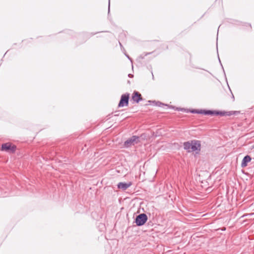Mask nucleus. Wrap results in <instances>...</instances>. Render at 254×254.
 Returning <instances> with one entry per match:
<instances>
[{
  "label": "nucleus",
  "instance_id": "nucleus-1",
  "mask_svg": "<svg viewBox=\"0 0 254 254\" xmlns=\"http://www.w3.org/2000/svg\"><path fill=\"white\" fill-rule=\"evenodd\" d=\"M139 142H140V137L137 135H132L124 142V146L126 148H128L131 145L138 144Z\"/></svg>",
  "mask_w": 254,
  "mask_h": 254
},
{
  "label": "nucleus",
  "instance_id": "nucleus-2",
  "mask_svg": "<svg viewBox=\"0 0 254 254\" xmlns=\"http://www.w3.org/2000/svg\"><path fill=\"white\" fill-rule=\"evenodd\" d=\"M148 220V217L145 213H141L136 216L134 222L137 226H142L145 224Z\"/></svg>",
  "mask_w": 254,
  "mask_h": 254
},
{
  "label": "nucleus",
  "instance_id": "nucleus-3",
  "mask_svg": "<svg viewBox=\"0 0 254 254\" xmlns=\"http://www.w3.org/2000/svg\"><path fill=\"white\" fill-rule=\"evenodd\" d=\"M129 95L130 94L128 93L122 95L118 105L119 108L127 107L128 105Z\"/></svg>",
  "mask_w": 254,
  "mask_h": 254
},
{
  "label": "nucleus",
  "instance_id": "nucleus-4",
  "mask_svg": "<svg viewBox=\"0 0 254 254\" xmlns=\"http://www.w3.org/2000/svg\"><path fill=\"white\" fill-rule=\"evenodd\" d=\"M16 150V146L12 145L10 143H6L1 145V150L5 151L9 153H14Z\"/></svg>",
  "mask_w": 254,
  "mask_h": 254
},
{
  "label": "nucleus",
  "instance_id": "nucleus-5",
  "mask_svg": "<svg viewBox=\"0 0 254 254\" xmlns=\"http://www.w3.org/2000/svg\"><path fill=\"white\" fill-rule=\"evenodd\" d=\"M191 152L195 151L196 153H199L201 149L200 141L197 140H191Z\"/></svg>",
  "mask_w": 254,
  "mask_h": 254
},
{
  "label": "nucleus",
  "instance_id": "nucleus-6",
  "mask_svg": "<svg viewBox=\"0 0 254 254\" xmlns=\"http://www.w3.org/2000/svg\"><path fill=\"white\" fill-rule=\"evenodd\" d=\"M99 33V32L95 33L83 32L82 33L79 34L78 35V38L80 39H83L82 41L80 42V43L85 42L87 39H89L90 37L96 35L97 33Z\"/></svg>",
  "mask_w": 254,
  "mask_h": 254
},
{
  "label": "nucleus",
  "instance_id": "nucleus-7",
  "mask_svg": "<svg viewBox=\"0 0 254 254\" xmlns=\"http://www.w3.org/2000/svg\"><path fill=\"white\" fill-rule=\"evenodd\" d=\"M132 100L136 103H138L142 100V98L140 93L138 92L134 91L132 94Z\"/></svg>",
  "mask_w": 254,
  "mask_h": 254
},
{
  "label": "nucleus",
  "instance_id": "nucleus-8",
  "mask_svg": "<svg viewBox=\"0 0 254 254\" xmlns=\"http://www.w3.org/2000/svg\"><path fill=\"white\" fill-rule=\"evenodd\" d=\"M131 185H132V183L130 182H127V183L120 182L117 185V187L119 189H121L123 190H127L128 188L130 187L131 186Z\"/></svg>",
  "mask_w": 254,
  "mask_h": 254
},
{
  "label": "nucleus",
  "instance_id": "nucleus-9",
  "mask_svg": "<svg viewBox=\"0 0 254 254\" xmlns=\"http://www.w3.org/2000/svg\"><path fill=\"white\" fill-rule=\"evenodd\" d=\"M251 160H252V158L250 155H246L243 158V159L242 161L241 164V167L245 168L246 166H247L248 163L251 162Z\"/></svg>",
  "mask_w": 254,
  "mask_h": 254
},
{
  "label": "nucleus",
  "instance_id": "nucleus-10",
  "mask_svg": "<svg viewBox=\"0 0 254 254\" xmlns=\"http://www.w3.org/2000/svg\"><path fill=\"white\" fill-rule=\"evenodd\" d=\"M238 114L237 111H219V116H231L232 115H235Z\"/></svg>",
  "mask_w": 254,
  "mask_h": 254
},
{
  "label": "nucleus",
  "instance_id": "nucleus-11",
  "mask_svg": "<svg viewBox=\"0 0 254 254\" xmlns=\"http://www.w3.org/2000/svg\"><path fill=\"white\" fill-rule=\"evenodd\" d=\"M184 146V149L185 150H186L188 152H191V143L190 141H186L184 142L183 143Z\"/></svg>",
  "mask_w": 254,
  "mask_h": 254
},
{
  "label": "nucleus",
  "instance_id": "nucleus-12",
  "mask_svg": "<svg viewBox=\"0 0 254 254\" xmlns=\"http://www.w3.org/2000/svg\"><path fill=\"white\" fill-rule=\"evenodd\" d=\"M203 109H187V112H190L192 114H202L203 115Z\"/></svg>",
  "mask_w": 254,
  "mask_h": 254
},
{
  "label": "nucleus",
  "instance_id": "nucleus-13",
  "mask_svg": "<svg viewBox=\"0 0 254 254\" xmlns=\"http://www.w3.org/2000/svg\"><path fill=\"white\" fill-rule=\"evenodd\" d=\"M148 102H152L154 105L158 106V107H163V106H168V105L165 104L160 101H148Z\"/></svg>",
  "mask_w": 254,
  "mask_h": 254
},
{
  "label": "nucleus",
  "instance_id": "nucleus-14",
  "mask_svg": "<svg viewBox=\"0 0 254 254\" xmlns=\"http://www.w3.org/2000/svg\"><path fill=\"white\" fill-rule=\"evenodd\" d=\"M203 115L214 116V110L203 109Z\"/></svg>",
  "mask_w": 254,
  "mask_h": 254
},
{
  "label": "nucleus",
  "instance_id": "nucleus-15",
  "mask_svg": "<svg viewBox=\"0 0 254 254\" xmlns=\"http://www.w3.org/2000/svg\"><path fill=\"white\" fill-rule=\"evenodd\" d=\"M152 53H143L142 54L140 55V56L139 57V59H143L145 57L147 56V55H150Z\"/></svg>",
  "mask_w": 254,
  "mask_h": 254
},
{
  "label": "nucleus",
  "instance_id": "nucleus-16",
  "mask_svg": "<svg viewBox=\"0 0 254 254\" xmlns=\"http://www.w3.org/2000/svg\"><path fill=\"white\" fill-rule=\"evenodd\" d=\"M176 111H187V109H186L185 108H180V107H176Z\"/></svg>",
  "mask_w": 254,
  "mask_h": 254
},
{
  "label": "nucleus",
  "instance_id": "nucleus-17",
  "mask_svg": "<svg viewBox=\"0 0 254 254\" xmlns=\"http://www.w3.org/2000/svg\"><path fill=\"white\" fill-rule=\"evenodd\" d=\"M119 45H120V46L121 47V49L122 50V51L124 53V52H126V50L124 48V47H123V46L122 45V43L119 41Z\"/></svg>",
  "mask_w": 254,
  "mask_h": 254
},
{
  "label": "nucleus",
  "instance_id": "nucleus-18",
  "mask_svg": "<svg viewBox=\"0 0 254 254\" xmlns=\"http://www.w3.org/2000/svg\"><path fill=\"white\" fill-rule=\"evenodd\" d=\"M110 12V0H108V16L109 17V14Z\"/></svg>",
  "mask_w": 254,
  "mask_h": 254
},
{
  "label": "nucleus",
  "instance_id": "nucleus-19",
  "mask_svg": "<svg viewBox=\"0 0 254 254\" xmlns=\"http://www.w3.org/2000/svg\"><path fill=\"white\" fill-rule=\"evenodd\" d=\"M138 136L140 137V138L145 139L146 138V134L145 133H142L140 136Z\"/></svg>",
  "mask_w": 254,
  "mask_h": 254
},
{
  "label": "nucleus",
  "instance_id": "nucleus-20",
  "mask_svg": "<svg viewBox=\"0 0 254 254\" xmlns=\"http://www.w3.org/2000/svg\"><path fill=\"white\" fill-rule=\"evenodd\" d=\"M124 54L126 56V57L131 62V63H132V60L131 58L129 57V56L126 53V52H124Z\"/></svg>",
  "mask_w": 254,
  "mask_h": 254
},
{
  "label": "nucleus",
  "instance_id": "nucleus-21",
  "mask_svg": "<svg viewBox=\"0 0 254 254\" xmlns=\"http://www.w3.org/2000/svg\"><path fill=\"white\" fill-rule=\"evenodd\" d=\"M219 111L214 110V116H219Z\"/></svg>",
  "mask_w": 254,
  "mask_h": 254
},
{
  "label": "nucleus",
  "instance_id": "nucleus-22",
  "mask_svg": "<svg viewBox=\"0 0 254 254\" xmlns=\"http://www.w3.org/2000/svg\"><path fill=\"white\" fill-rule=\"evenodd\" d=\"M218 60H219V63H220V64H221V66H222V69H223V72H224V75H225V76H226V74H225V71H224V68H223V65H222V64H221V61H220V59H219V57H218Z\"/></svg>",
  "mask_w": 254,
  "mask_h": 254
},
{
  "label": "nucleus",
  "instance_id": "nucleus-23",
  "mask_svg": "<svg viewBox=\"0 0 254 254\" xmlns=\"http://www.w3.org/2000/svg\"><path fill=\"white\" fill-rule=\"evenodd\" d=\"M168 107H169V108H171V109H173L174 110H176V107L175 106H169L168 105Z\"/></svg>",
  "mask_w": 254,
  "mask_h": 254
},
{
  "label": "nucleus",
  "instance_id": "nucleus-24",
  "mask_svg": "<svg viewBox=\"0 0 254 254\" xmlns=\"http://www.w3.org/2000/svg\"><path fill=\"white\" fill-rule=\"evenodd\" d=\"M128 76L129 78H132V77H133V74H132L129 73V74H128Z\"/></svg>",
  "mask_w": 254,
  "mask_h": 254
},
{
  "label": "nucleus",
  "instance_id": "nucleus-25",
  "mask_svg": "<svg viewBox=\"0 0 254 254\" xmlns=\"http://www.w3.org/2000/svg\"><path fill=\"white\" fill-rule=\"evenodd\" d=\"M246 26H249L251 28H252L251 24L250 23H246Z\"/></svg>",
  "mask_w": 254,
  "mask_h": 254
},
{
  "label": "nucleus",
  "instance_id": "nucleus-26",
  "mask_svg": "<svg viewBox=\"0 0 254 254\" xmlns=\"http://www.w3.org/2000/svg\"><path fill=\"white\" fill-rule=\"evenodd\" d=\"M125 35V33H121L120 36L121 37V36H122V35Z\"/></svg>",
  "mask_w": 254,
  "mask_h": 254
},
{
  "label": "nucleus",
  "instance_id": "nucleus-27",
  "mask_svg": "<svg viewBox=\"0 0 254 254\" xmlns=\"http://www.w3.org/2000/svg\"><path fill=\"white\" fill-rule=\"evenodd\" d=\"M152 75V78L154 79V75L152 72V71H151Z\"/></svg>",
  "mask_w": 254,
  "mask_h": 254
},
{
  "label": "nucleus",
  "instance_id": "nucleus-28",
  "mask_svg": "<svg viewBox=\"0 0 254 254\" xmlns=\"http://www.w3.org/2000/svg\"><path fill=\"white\" fill-rule=\"evenodd\" d=\"M70 32V31H69V30H68V31H66V32H65V33H66V34H68V32Z\"/></svg>",
  "mask_w": 254,
  "mask_h": 254
},
{
  "label": "nucleus",
  "instance_id": "nucleus-29",
  "mask_svg": "<svg viewBox=\"0 0 254 254\" xmlns=\"http://www.w3.org/2000/svg\"><path fill=\"white\" fill-rule=\"evenodd\" d=\"M225 230H226L225 228H224V229H222L223 231Z\"/></svg>",
  "mask_w": 254,
  "mask_h": 254
},
{
  "label": "nucleus",
  "instance_id": "nucleus-30",
  "mask_svg": "<svg viewBox=\"0 0 254 254\" xmlns=\"http://www.w3.org/2000/svg\"><path fill=\"white\" fill-rule=\"evenodd\" d=\"M232 98H233V99H234V95H233V94H232Z\"/></svg>",
  "mask_w": 254,
  "mask_h": 254
},
{
  "label": "nucleus",
  "instance_id": "nucleus-31",
  "mask_svg": "<svg viewBox=\"0 0 254 254\" xmlns=\"http://www.w3.org/2000/svg\"><path fill=\"white\" fill-rule=\"evenodd\" d=\"M253 148H254V144L253 145Z\"/></svg>",
  "mask_w": 254,
  "mask_h": 254
},
{
  "label": "nucleus",
  "instance_id": "nucleus-32",
  "mask_svg": "<svg viewBox=\"0 0 254 254\" xmlns=\"http://www.w3.org/2000/svg\"><path fill=\"white\" fill-rule=\"evenodd\" d=\"M115 116H118V114H115Z\"/></svg>",
  "mask_w": 254,
  "mask_h": 254
}]
</instances>
